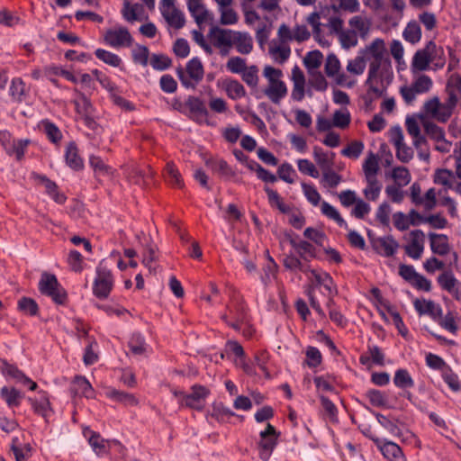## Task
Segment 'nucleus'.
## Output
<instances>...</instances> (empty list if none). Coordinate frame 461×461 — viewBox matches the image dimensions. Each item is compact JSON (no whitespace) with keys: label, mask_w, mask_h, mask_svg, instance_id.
<instances>
[{"label":"nucleus","mask_w":461,"mask_h":461,"mask_svg":"<svg viewBox=\"0 0 461 461\" xmlns=\"http://www.w3.org/2000/svg\"><path fill=\"white\" fill-rule=\"evenodd\" d=\"M393 79L391 61L369 63L365 85L367 95L373 99L380 97Z\"/></svg>","instance_id":"nucleus-1"},{"label":"nucleus","mask_w":461,"mask_h":461,"mask_svg":"<svg viewBox=\"0 0 461 461\" xmlns=\"http://www.w3.org/2000/svg\"><path fill=\"white\" fill-rule=\"evenodd\" d=\"M457 102L456 93L454 90H448L447 97L444 102H441L438 96L427 100L422 106V113L426 118L438 122H447L452 116Z\"/></svg>","instance_id":"nucleus-2"},{"label":"nucleus","mask_w":461,"mask_h":461,"mask_svg":"<svg viewBox=\"0 0 461 461\" xmlns=\"http://www.w3.org/2000/svg\"><path fill=\"white\" fill-rule=\"evenodd\" d=\"M263 76L267 79V86L263 92L265 95L275 104H278L287 95L286 84L282 79L283 71L270 65L263 68Z\"/></svg>","instance_id":"nucleus-3"},{"label":"nucleus","mask_w":461,"mask_h":461,"mask_svg":"<svg viewBox=\"0 0 461 461\" xmlns=\"http://www.w3.org/2000/svg\"><path fill=\"white\" fill-rule=\"evenodd\" d=\"M433 86L432 79L424 74H419L413 77L410 86L405 85L400 88V94L408 104H412L418 95H423L430 91Z\"/></svg>","instance_id":"nucleus-4"},{"label":"nucleus","mask_w":461,"mask_h":461,"mask_svg":"<svg viewBox=\"0 0 461 461\" xmlns=\"http://www.w3.org/2000/svg\"><path fill=\"white\" fill-rule=\"evenodd\" d=\"M176 74L185 88H194L203 78L204 70L201 60L198 58H193L187 62L185 69L180 68Z\"/></svg>","instance_id":"nucleus-5"},{"label":"nucleus","mask_w":461,"mask_h":461,"mask_svg":"<svg viewBox=\"0 0 461 461\" xmlns=\"http://www.w3.org/2000/svg\"><path fill=\"white\" fill-rule=\"evenodd\" d=\"M105 45L113 49L129 48L132 45L133 38L126 27L115 25L107 29L103 34Z\"/></svg>","instance_id":"nucleus-6"},{"label":"nucleus","mask_w":461,"mask_h":461,"mask_svg":"<svg viewBox=\"0 0 461 461\" xmlns=\"http://www.w3.org/2000/svg\"><path fill=\"white\" fill-rule=\"evenodd\" d=\"M234 30L225 29L212 25L209 31L208 38L211 44L215 47L221 55H228L232 49V37Z\"/></svg>","instance_id":"nucleus-7"},{"label":"nucleus","mask_w":461,"mask_h":461,"mask_svg":"<svg viewBox=\"0 0 461 461\" xmlns=\"http://www.w3.org/2000/svg\"><path fill=\"white\" fill-rule=\"evenodd\" d=\"M280 436V431H277L270 423H267L266 429L260 431V441L258 443V446L261 460L267 461L270 458L273 450L277 446Z\"/></svg>","instance_id":"nucleus-8"},{"label":"nucleus","mask_w":461,"mask_h":461,"mask_svg":"<svg viewBox=\"0 0 461 461\" xmlns=\"http://www.w3.org/2000/svg\"><path fill=\"white\" fill-rule=\"evenodd\" d=\"M159 11L166 23L175 29L184 27L185 17L184 13L176 6L175 0H161Z\"/></svg>","instance_id":"nucleus-9"},{"label":"nucleus","mask_w":461,"mask_h":461,"mask_svg":"<svg viewBox=\"0 0 461 461\" xmlns=\"http://www.w3.org/2000/svg\"><path fill=\"white\" fill-rule=\"evenodd\" d=\"M369 63L389 62L385 41L381 38L374 39L369 44L359 50Z\"/></svg>","instance_id":"nucleus-10"},{"label":"nucleus","mask_w":461,"mask_h":461,"mask_svg":"<svg viewBox=\"0 0 461 461\" xmlns=\"http://www.w3.org/2000/svg\"><path fill=\"white\" fill-rule=\"evenodd\" d=\"M403 240L406 254L413 259H419L424 251V232L420 230H413L403 236Z\"/></svg>","instance_id":"nucleus-11"},{"label":"nucleus","mask_w":461,"mask_h":461,"mask_svg":"<svg viewBox=\"0 0 461 461\" xmlns=\"http://www.w3.org/2000/svg\"><path fill=\"white\" fill-rule=\"evenodd\" d=\"M191 391L184 396V402H180V405L198 411H203L210 390L204 385L195 384L191 387Z\"/></svg>","instance_id":"nucleus-12"},{"label":"nucleus","mask_w":461,"mask_h":461,"mask_svg":"<svg viewBox=\"0 0 461 461\" xmlns=\"http://www.w3.org/2000/svg\"><path fill=\"white\" fill-rule=\"evenodd\" d=\"M436 49V44L433 41H429L425 48L418 50L414 53L411 64V71L413 75L429 68Z\"/></svg>","instance_id":"nucleus-13"},{"label":"nucleus","mask_w":461,"mask_h":461,"mask_svg":"<svg viewBox=\"0 0 461 461\" xmlns=\"http://www.w3.org/2000/svg\"><path fill=\"white\" fill-rule=\"evenodd\" d=\"M187 9L200 29L213 23L214 14L204 4L189 6Z\"/></svg>","instance_id":"nucleus-14"},{"label":"nucleus","mask_w":461,"mask_h":461,"mask_svg":"<svg viewBox=\"0 0 461 461\" xmlns=\"http://www.w3.org/2000/svg\"><path fill=\"white\" fill-rule=\"evenodd\" d=\"M268 54L275 63L282 65L289 59L291 55V48L285 42L272 40L268 44Z\"/></svg>","instance_id":"nucleus-15"},{"label":"nucleus","mask_w":461,"mask_h":461,"mask_svg":"<svg viewBox=\"0 0 461 461\" xmlns=\"http://www.w3.org/2000/svg\"><path fill=\"white\" fill-rule=\"evenodd\" d=\"M253 38L249 32L234 30L232 48L242 55H249L253 50Z\"/></svg>","instance_id":"nucleus-16"},{"label":"nucleus","mask_w":461,"mask_h":461,"mask_svg":"<svg viewBox=\"0 0 461 461\" xmlns=\"http://www.w3.org/2000/svg\"><path fill=\"white\" fill-rule=\"evenodd\" d=\"M192 118L198 123L211 125L208 121V111L203 103L197 97H190L186 102Z\"/></svg>","instance_id":"nucleus-17"},{"label":"nucleus","mask_w":461,"mask_h":461,"mask_svg":"<svg viewBox=\"0 0 461 461\" xmlns=\"http://www.w3.org/2000/svg\"><path fill=\"white\" fill-rule=\"evenodd\" d=\"M400 276L410 285L416 286V288H429L430 284L426 278L419 275L413 267L402 265L399 269Z\"/></svg>","instance_id":"nucleus-18"},{"label":"nucleus","mask_w":461,"mask_h":461,"mask_svg":"<svg viewBox=\"0 0 461 461\" xmlns=\"http://www.w3.org/2000/svg\"><path fill=\"white\" fill-rule=\"evenodd\" d=\"M114 279L111 270L102 261L96 267L94 285L95 288H112Z\"/></svg>","instance_id":"nucleus-19"},{"label":"nucleus","mask_w":461,"mask_h":461,"mask_svg":"<svg viewBox=\"0 0 461 461\" xmlns=\"http://www.w3.org/2000/svg\"><path fill=\"white\" fill-rule=\"evenodd\" d=\"M380 158L378 155L373 151L367 152L362 163V171L364 179L378 178L377 176L380 171Z\"/></svg>","instance_id":"nucleus-20"},{"label":"nucleus","mask_w":461,"mask_h":461,"mask_svg":"<svg viewBox=\"0 0 461 461\" xmlns=\"http://www.w3.org/2000/svg\"><path fill=\"white\" fill-rule=\"evenodd\" d=\"M320 14L313 12L310 14L306 19L308 23L312 26V34L317 42L322 47H329L330 42L329 39L324 35L322 30V23H321Z\"/></svg>","instance_id":"nucleus-21"},{"label":"nucleus","mask_w":461,"mask_h":461,"mask_svg":"<svg viewBox=\"0 0 461 461\" xmlns=\"http://www.w3.org/2000/svg\"><path fill=\"white\" fill-rule=\"evenodd\" d=\"M383 456L389 461H406L402 448L392 441H383L376 445Z\"/></svg>","instance_id":"nucleus-22"},{"label":"nucleus","mask_w":461,"mask_h":461,"mask_svg":"<svg viewBox=\"0 0 461 461\" xmlns=\"http://www.w3.org/2000/svg\"><path fill=\"white\" fill-rule=\"evenodd\" d=\"M74 93L75 98L73 100V104L77 113L86 119L92 116L94 108L89 98L77 89H74Z\"/></svg>","instance_id":"nucleus-23"},{"label":"nucleus","mask_w":461,"mask_h":461,"mask_svg":"<svg viewBox=\"0 0 461 461\" xmlns=\"http://www.w3.org/2000/svg\"><path fill=\"white\" fill-rule=\"evenodd\" d=\"M65 159L67 165L74 169L80 170L84 167V162L78 154V149L75 142H69L65 150Z\"/></svg>","instance_id":"nucleus-24"},{"label":"nucleus","mask_w":461,"mask_h":461,"mask_svg":"<svg viewBox=\"0 0 461 461\" xmlns=\"http://www.w3.org/2000/svg\"><path fill=\"white\" fill-rule=\"evenodd\" d=\"M143 14V7L140 4H131L129 0L123 1L122 15L128 23L141 20Z\"/></svg>","instance_id":"nucleus-25"},{"label":"nucleus","mask_w":461,"mask_h":461,"mask_svg":"<svg viewBox=\"0 0 461 461\" xmlns=\"http://www.w3.org/2000/svg\"><path fill=\"white\" fill-rule=\"evenodd\" d=\"M277 265L274 259L267 255L266 263L262 269L261 280L265 286L275 285L276 279Z\"/></svg>","instance_id":"nucleus-26"},{"label":"nucleus","mask_w":461,"mask_h":461,"mask_svg":"<svg viewBox=\"0 0 461 461\" xmlns=\"http://www.w3.org/2000/svg\"><path fill=\"white\" fill-rule=\"evenodd\" d=\"M348 25L361 38H366L370 32L371 20L364 15H355L348 20Z\"/></svg>","instance_id":"nucleus-27"},{"label":"nucleus","mask_w":461,"mask_h":461,"mask_svg":"<svg viewBox=\"0 0 461 461\" xmlns=\"http://www.w3.org/2000/svg\"><path fill=\"white\" fill-rule=\"evenodd\" d=\"M433 181L436 185H440L445 190L455 189L456 176L448 169H437L433 175Z\"/></svg>","instance_id":"nucleus-28"},{"label":"nucleus","mask_w":461,"mask_h":461,"mask_svg":"<svg viewBox=\"0 0 461 461\" xmlns=\"http://www.w3.org/2000/svg\"><path fill=\"white\" fill-rule=\"evenodd\" d=\"M33 177L36 181H38L39 184H41L44 187L47 194L50 197H52L58 203H63L65 202L66 197L62 194H59L58 186L54 182L50 181L46 176L41 175L34 174Z\"/></svg>","instance_id":"nucleus-29"},{"label":"nucleus","mask_w":461,"mask_h":461,"mask_svg":"<svg viewBox=\"0 0 461 461\" xmlns=\"http://www.w3.org/2000/svg\"><path fill=\"white\" fill-rule=\"evenodd\" d=\"M430 249L433 253L444 256L447 255L449 250L448 239L444 234H429Z\"/></svg>","instance_id":"nucleus-30"},{"label":"nucleus","mask_w":461,"mask_h":461,"mask_svg":"<svg viewBox=\"0 0 461 461\" xmlns=\"http://www.w3.org/2000/svg\"><path fill=\"white\" fill-rule=\"evenodd\" d=\"M416 311L420 314H429L434 320L442 317V309L438 304L434 303L432 301L421 302L417 299L414 302Z\"/></svg>","instance_id":"nucleus-31"},{"label":"nucleus","mask_w":461,"mask_h":461,"mask_svg":"<svg viewBox=\"0 0 461 461\" xmlns=\"http://www.w3.org/2000/svg\"><path fill=\"white\" fill-rule=\"evenodd\" d=\"M366 60L365 59V56L360 54V51H358V54L355 58L348 60L346 70L353 77H356L362 76L366 70Z\"/></svg>","instance_id":"nucleus-32"},{"label":"nucleus","mask_w":461,"mask_h":461,"mask_svg":"<svg viewBox=\"0 0 461 461\" xmlns=\"http://www.w3.org/2000/svg\"><path fill=\"white\" fill-rule=\"evenodd\" d=\"M264 190L267 195L268 203L272 208L277 209L282 213L290 212V206L285 203L284 199L276 190L268 186H265Z\"/></svg>","instance_id":"nucleus-33"},{"label":"nucleus","mask_w":461,"mask_h":461,"mask_svg":"<svg viewBox=\"0 0 461 461\" xmlns=\"http://www.w3.org/2000/svg\"><path fill=\"white\" fill-rule=\"evenodd\" d=\"M71 392L75 394H81L86 398H92L94 395V389L88 380L80 375H77L73 381Z\"/></svg>","instance_id":"nucleus-34"},{"label":"nucleus","mask_w":461,"mask_h":461,"mask_svg":"<svg viewBox=\"0 0 461 461\" xmlns=\"http://www.w3.org/2000/svg\"><path fill=\"white\" fill-rule=\"evenodd\" d=\"M17 310L24 315L34 317L40 312L36 301L31 297L23 296L17 302Z\"/></svg>","instance_id":"nucleus-35"},{"label":"nucleus","mask_w":461,"mask_h":461,"mask_svg":"<svg viewBox=\"0 0 461 461\" xmlns=\"http://www.w3.org/2000/svg\"><path fill=\"white\" fill-rule=\"evenodd\" d=\"M366 186L363 194L368 201H376L381 194L383 185L378 178L365 179Z\"/></svg>","instance_id":"nucleus-36"},{"label":"nucleus","mask_w":461,"mask_h":461,"mask_svg":"<svg viewBox=\"0 0 461 461\" xmlns=\"http://www.w3.org/2000/svg\"><path fill=\"white\" fill-rule=\"evenodd\" d=\"M358 37H360L355 30L351 28H344L339 33L338 40L342 49L350 50L358 44Z\"/></svg>","instance_id":"nucleus-37"},{"label":"nucleus","mask_w":461,"mask_h":461,"mask_svg":"<svg viewBox=\"0 0 461 461\" xmlns=\"http://www.w3.org/2000/svg\"><path fill=\"white\" fill-rule=\"evenodd\" d=\"M421 29L417 21H411L407 23L402 32L403 39L411 44L418 43L421 39Z\"/></svg>","instance_id":"nucleus-38"},{"label":"nucleus","mask_w":461,"mask_h":461,"mask_svg":"<svg viewBox=\"0 0 461 461\" xmlns=\"http://www.w3.org/2000/svg\"><path fill=\"white\" fill-rule=\"evenodd\" d=\"M381 290H370L374 299L377 301L382 306H384L386 312L392 318L393 323L394 326L399 325L401 321H402V318L400 313L395 310L394 306H393L388 301L383 299Z\"/></svg>","instance_id":"nucleus-39"},{"label":"nucleus","mask_w":461,"mask_h":461,"mask_svg":"<svg viewBox=\"0 0 461 461\" xmlns=\"http://www.w3.org/2000/svg\"><path fill=\"white\" fill-rule=\"evenodd\" d=\"M0 396L5 401L9 407H17L21 403L23 393L14 387L4 386L0 390Z\"/></svg>","instance_id":"nucleus-40"},{"label":"nucleus","mask_w":461,"mask_h":461,"mask_svg":"<svg viewBox=\"0 0 461 461\" xmlns=\"http://www.w3.org/2000/svg\"><path fill=\"white\" fill-rule=\"evenodd\" d=\"M390 177L393 180L394 185L406 186L411 183V176L408 168L398 166L392 168Z\"/></svg>","instance_id":"nucleus-41"},{"label":"nucleus","mask_w":461,"mask_h":461,"mask_svg":"<svg viewBox=\"0 0 461 461\" xmlns=\"http://www.w3.org/2000/svg\"><path fill=\"white\" fill-rule=\"evenodd\" d=\"M394 385L402 390L412 388L414 386V381L411 376L407 369L399 368L395 371L393 376Z\"/></svg>","instance_id":"nucleus-42"},{"label":"nucleus","mask_w":461,"mask_h":461,"mask_svg":"<svg viewBox=\"0 0 461 461\" xmlns=\"http://www.w3.org/2000/svg\"><path fill=\"white\" fill-rule=\"evenodd\" d=\"M335 154L323 151L321 148L313 149V158L317 165L323 170L331 168Z\"/></svg>","instance_id":"nucleus-43"},{"label":"nucleus","mask_w":461,"mask_h":461,"mask_svg":"<svg viewBox=\"0 0 461 461\" xmlns=\"http://www.w3.org/2000/svg\"><path fill=\"white\" fill-rule=\"evenodd\" d=\"M321 212L327 218L333 220L339 227L348 228L346 221L341 217L339 211L330 203L323 201L321 203Z\"/></svg>","instance_id":"nucleus-44"},{"label":"nucleus","mask_w":461,"mask_h":461,"mask_svg":"<svg viewBox=\"0 0 461 461\" xmlns=\"http://www.w3.org/2000/svg\"><path fill=\"white\" fill-rule=\"evenodd\" d=\"M365 396L374 407L390 408L388 405V399L384 392L377 389H369L365 393Z\"/></svg>","instance_id":"nucleus-45"},{"label":"nucleus","mask_w":461,"mask_h":461,"mask_svg":"<svg viewBox=\"0 0 461 461\" xmlns=\"http://www.w3.org/2000/svg\"><path fill=\"white\" fill-rule=\"evenodd\" d=\"M223 87L227 95L233 100L240 99L246 95L244 86L237 80H225Z\"/></svg>","instance_id":"nucleus-46"},{"label":"nucleus","mask_w":461,"mask_h":461,"mask_svg":"<svg viewBox=\"0 0 461 461\" xmlns=\"http://www.w3.org/2000/svg\"><path fill=\"white\" fill-rule=\"evenodd\" d=\"M332 122L335 128L346 129L351 122V114L348 108L342 107L335 110L332 114Z\"/></svg>","instance_id":"nucleus-47"},{"label":"nucleus","mask_w":461,"mask_h":461,"mask_svg":"<svg viewBox=\"0 0 461 461\" xmlns=\"http://www.w3.org/2000/svg\"><path fill=\"white\" fill-rule=\"evenodd\" d=\"M106 395L119 402L125 405L135 406L138 404V400L131 393L119 391L116 389H109L106 391Z\"/></svg>","instance_id":"nucleus-48"},{"label":"nucleus","mask_w":461,"mask_h":461,"mask_svg":"<svg viewBox=\"0 0 461 461\" xmlns=\"http://www.w3.org/2000/svg\"><path fill=\"white\" fill-rule=\"evenodd\" d=\"M209 415L219 422H227L230 418L236 414L230 409L225 407L222 402H214Z\"/></svg>","instance_id":"nucleus-49"},{"label":"nucleus","mask_w":461,"mask_h":461,"mask_svg":"<svg viewBox=\"0 0 461 461\" xmlns=\"http://www.w3.org/2000/svg\"><path fill=\"white\" fill-rule=\"evenodd\" d=\"M377 244L381 253L386 257L394 255L399 248V243L390 235L379 238Z\"/></svg>","instance_id":"nucleus-50"},{"label":"nucleus","mask_w":461,"mask_h":461,"mask_svg":"<svg viewBox=\"0 0 461 461\" xmlns=\"http://www.w3.org/2000/svg\"><path fill=\"white\" fill-rule=\"evenodd\" d=\"M220 14V23L221 25H235L239 22V14L233 9L232 5H227L217 9Z\"/></svg>","instance_id":"nucleus-51"},{"label":"nucleus","mask_w":461,"mask_h":461,"mask_svg":"<svg viewBox=\"0 0 461 461\" xmlns=\"http://www.w3.org/2000/svg\"><path fill=\"white\" fill-rule=\"evenodd\" d=\"M95 55L98 59L111 67L121 68L122 65V59L117 54L109 50L97 49L95 51Z\"/></svg>","instance_id":"nucleus-52"},{"label":"nucleus","mask_w":461,"mask_h":461,"mask_svg":"<svg viewBox=\"0 0 461 461\" xmlns=\"http://www.w3.org/2000/svg\"><path fill=\"white\" fill-rule=\"evenodd\" d=\"M426 121V117L424 113L413 114L411 116H408L405 120V126L409 135L417 136L420 133V123L423 124V122Z\"/></svg>","instance_id":"nucleus-53"},{"label":"nucleus","mask_w":461,"mask_h":461,"mask_svg":"<svg viewBox=\"0 0 461 461\" xmlns=\"http://www.w3.org/2000/svg\"><path fill=\"white\" fill-rule=\"evenodd\" d=\"M40 393L41 394V400L38 401L36 399L29 398V401L35 413L42 416L43 418H47L48 411L50 410V403L45 392H40Z\"/></svg>","instance_id":"nucleus-54"},{"label":"nucleus","mask_w":461,"mask_h":461,"mask_svg":"<svg viewBox=\"0 0 461 461\" xmlns=\"http://www.w3.org/2000/svg\"><path fill=\"white\" fill-rule=\"evenodd\" d=\"M390 52L394 59L398 68L403 69L406 67L404 60V48L399 40H393L390 44Z\"/></svg>","instance_id":"nucleus-55"},{"label":"nucleus","mask_w":461,"mask_h":461,"mask_svg":"<svg viewBox=\"0 0 461 461\" xmlns=\"http://www.w3.org/2000/svg\"><path fill=\"white\" fill-rule=\"evenodd\" d=\"M309 278L314 282V285L323 288H330L333 285L331 276L323 271L312 270Z\"/></svg>","instance_id":"nucleus-56"},{"label":"nucleus","mask_w":461,"mask_h":461,"mask_svg":"<svg viewBox=\"0 0 461 461\" xmlns=\"http://www.w3.org/2000/svg\"><path fill=\"white\" fill-rule=\"evenodd\" d=\"M302 190L303 193V195L305 196L306 200L312 205V206H318L321 205V196L320 193L318 192L317 188L311 184H306L303 182L301 184Z\"/></svg>","instance_id":"nucleus-57"},{"label":"nucleus","mask_w":461,"mask_h":461,"mask_svg":"<svg viewBox=\"0 0 461 461\" xmlns=\"http://www.w3.org/2000/svg\"><path fill=\"white\" fill-rule=\"evenodd\" d=\"M128 347L134 355H142L146 351V341L144 337L140 332H135L131 335Z\"/></svg>","instance_id":"nucleus-58"},{"label":"nucleus","mask_w":461,"mask_h":461,"mask_svg":"<svg viewBox=\"0 0 461 461\" xmlns=\"http://www.w3.org/2000/svg\"><path fill=\"white\" fill-rule=\"evenodd\" d=\"M90 166L94 169L96 176H111L113 169L107 166L101 158L97 156H91L89 159Z\"/></svg>","instance_id":"nucleus-59"},{"label":"nucleus","mask_w":461,"mask_h":461,"mask_svg":"<svg viewBox=\"0 0 461 461\" xmlns=\"http://www.w3.org/2000/svg\"><path fill=\"white\" fill-rule=\"evenodd\" d=\"M375 418L377 421L386 429L393 436L400 437L402 435V431L400 428L397 426L398 419H390V417H386L382 413H375Z\"/></svg>","instance_id":"nucleus-60"},{"label":"nucleus","mask_w":461,"mask_h":461,"mask_svg":"<svg viewBox=\"0 0 461 461\" xmlns=\"http://www.w3.org/2000/svg\"><path fill=\"white\" fill-rule=\"evenodd\" d=\"M90 436L88 438V443L92 447L93 450L98 455L101 456L107 452L105 441L102 438L101 435L98 432L88 429Z\"/></svg>","instance_id":"nucleus-61"},{"label":"nucleus","mask_w":461,"mask_h":461,"mask_svg":"<svg viewBox=\"0 0 461 461\" xmlns=\"http://www.w3.org/2000/svg\"><path fill=\"white\" fill-rule=\"evenodd\" d=\"M305 354L306 359L303 362L304 365H307L309 367L313 368L317 367L321 364L322 356L321 351L317 348L309 346L306 349Z\"/></svg>","instance_id":"nucleus-62"},{"label":"nucleus","mask_w":461,"mask_h":461,"mask_svg":"<svg viewBox=\"0 0 461 461\" xmlns=\"http://www.w3.org/2000/svg\"><path fill=\"white\" fill-rule=\"evenodd\" d=\"M165 176L170 185L176 187H181L183 185L180 173L173 163L167 164Z\"/></svg>","instance_id":"nucleus-63"},{"label":"nucleus","mask_w":461,"mask_h":461,"mask_svg":"<svg viewBox=\"0 0 461 461\" xmlns=\"http://www.w3.org/2000/svg\"><path fill=\"white\" fill-rule=\"evenodd\" d=\"M341 180V176L331 170V168L325 170L322 173L321 183L324 187L335 188L340 184Z\"/></svg>","instance_id":"nucleus-64"}]
</instances>
